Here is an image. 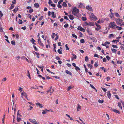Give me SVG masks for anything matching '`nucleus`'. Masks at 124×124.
<instances>
[{"mask_svg": "<svg viewBox=\"0 0 124 124\" xmlns=\"http://www.w3.org/2000/svg\"><path fill=\"white\" fill-rule=\"evenodd\" d=\"M79 10L76 7H75L73 8V10L72 11V13L74 15L78 17L79 16Z\"/></svg>", "mask_w": 124, "mask_h": 124, "instance_id": "f257e3e1", "label": "nucleus"}, {"mask_svg": "<svg viewBox=\"0 0 124 124\" xmlns=\"http://www.w3.org/2000/svg\"><path fill=\"white\" fill-rule=\"evenodd\" d=\"M109 27L115 29V27L116 26L115 23V22H111L109 24Z\"/></svg>", "mask_w": 124, "mask_h": 124, "instance_id": "f03ea898", "label": "nucleus"}, {"mask_svg": "<svg viewBox=\"0 0 124 124\" xmlns=\"http://www.w3.org/2000/svg\"><path fill=\"white\" fill-rule=\"evenodd\" d=\"M89 16L91 18H93L94 20H96L98 19L96 16L94 15L93 13H90Z\"/></svg>", "mask_w": 124, "mask_h": 124, "instance_id": "7ed1b4c3", "label": "nucleus"}, {"mask_svg": "<svg viewBox=\"0 0 124 124\" xmlns=\"http://www.w3.org/2000/svg\"><path fill=\"white\" fill-rule=\"evenodd\" d=\"M116 23L118 25H119L121 24L122 22L123 21V20L119 18H116Z\"/></svg>", "mask_w": 124, "mask_h": 124, "instance_id": "20e7f679", "label": "nucleus"}, {"mask_svg": "<svg viewBox=\"0 0 124 124\" xmlns=\"http://www.w3.org/2000/svg\"><path fill=\"white\" fill-rule=\"evenodd\" d=\"M40 37H39V38L38 40V43L39 45H40L41 46L43 47L44 46V45L41 42V40L40 39Z\"/></svg>", "mask_w": 124, "mask_h": 124, "instance_id": "39448f33", "label": "nucleus"}, {"mask_svg": "<svg viewBox=\"0 0 124 124\" xmlns=\"http://www.w3.org/2000/svg\"><path fill=\"white\" fill-rule=\"evenodd\" d=\"M30 121L31 123L35 124H38L36 120L34 119H30Z\"/></svg>", "mask_w": 124, "mask_h": 124, "instance_id": "423d86ee", "label": "nucleus"}, {"mask_svg": "<svg viewBox=\"0 0 124 124\" xmlns=\"http://www.w3.org/2000/svg\"><path fill=\"white\" fill-rule=\"evenodd\" d=\"M77 29L78 30H80L84 32L85 31V30L83 28L81 27L80 26H79L77 28Z\"/></svg>", "mask_w": 124, "mask_h": 124, "instance_id": "0eeeda50", "label": "nucleus"}, {"mask_svg": "<svg viewBox=\"0 0 124 124\" xmlns=\"http://www.w3.org/2000/svg\"><path fill=\"white\" fill-rule=\"evenodd\" d=\"M19 110H18L17 113V120L18 122H20L21 119L20 117H18V115H19Z\"/></svg>", "mask_w": 124, "mask_h": 124, "instance_id": "6e6552de", "label": "nucleus"}, {"mask_svg": "<svg viewBox=\"0 0 124 124\" xmlns=\"http://www.w3.org/2000/svg\"><path fill=\"white\" fill-rule=\"evenodd\" d=\"M90 29L89 28H87L86 29V31L90 35H92V33L91 31H90Z\"/></svg>", "mask_w": 124, "mask_h": 124, "instance_id": "1a4fd4ad", "label": "nucleus"}, {"mask_svg": "<svg viewBox=\"0 0 124 124\" xmlns=\"http://www.w3.org/2000/svg\"><path fill=\"white\" fill-rule=\"evenodd\" d=\"M72 54L73 56L71 57V60L72 61L74 59H76L77 58V56L73 54Z\"/></svg>", "mask_w": 124, "mask_h": 124, "instance_id": "9d476101", "label": "nucleus"}, {"mask_svg": "<svg viewBox=\"0 0 124 124\" xmlns=\"http://www.w3.org/2000/svg\"><path fill=\"white\" fill-rule=\"evenodd\" d=\"M86 8L87 9L90 11H92V7L90 6H86Z\"/></svg>", "mask_w": 124, "mask_h": 124, "instance_id": "9b49d317", "label": "nucleus"}, {"mask_svg": "<svg viewBox=\"0 0 124 124\" xmlns=\"http://www.w3.org/2000/svg\"><path fill=\"white\" fill-rule=\"evenodd\" d=\"M88 25L94 26V24L93 22H89L88 23Z\"/></svg>", "mask_w": 124, "mask_h": 124, "instance_id": "f8f14e48", "label": "nucleus"}, {"mask_svg": "<svg viewBox=\"0 0 124 124\" xmlns=\"http://www.w3.org/2000/svg\"><path fill=\"white\" fill-rule=\"evenodd\" d=\"M70 19L71 20H73L74 18L73 17V16L72 15H68Z\"/></svg>", "mask_w": 124, "mask_h": 124, "instance_id": "ddd939ff", "label": "nucleus"}, {"mask_svg": "<svg viewBox=\"0 0 124 124\" xmlns=\"http://www.w3.org/2000/svg\"><path fill=\"white\" fill-rule=\"evenodd\" d=\"M21 95L22 98H23V96H24L26 97V98H27V95L25 93H21Z\"/></svg>", "mask_w": 124, "mask_h": 124, "instance_id": "4468645a", "label": "nucleus"}, {"mask_svg": "<svg viewBox=\"0 0 124 124\" xmlns=\"http://www.w3.org/2000/svg\"><path fill=\"white\" fill-rule=\"evenodd\" d=\"M112 110L116 113H117L118 114H120L119 112L117 110L115 109H112Z\"/></svg>", "mask_w": 124, "mask_h": 124, "instance_id": "2eb2a0df", "label": "nucleus"}, {"mask_svg": "<svg viewBox=\"0 0 124 124\" xmlns=\"http://www.w3.org/2000/svg\"><path fill=\"white\" fill-rule=\"evenodd\" d=\"M51 14L52 15V16L54 18H55L56 17V16L54 14V12H52L51 13Z\"/></svg>", "mask_w": 124, "mask_h": 124, "instance_id": "dca6fc26", "label": "nucleus"}, {"mask_svg": "<svg viewBox=\"0 0 124 124\" xmlns=\"http://www.w3.org/2000/svg\"><path fill=\"white\" fill-rule=\"evenodd\" d=\"M107 95L108 97V98H110L111 97V94H110V91H108L107 93Z\"/></svg>", "mask_w": 124, "mask_h": 124, "instance_id": "f3484780", "label": "nucleus"}, {"mask_svg": "<svg viewBox=\"0 0 124 124\" xmlns=\"http://www.w3.org/2000/svg\"><path fill=\"white\" fill-rule=\"evenodd\" d=\"M36 105H38L40 108H41L43 107V106H42V104H40L39 103H36Z\"/></svg>", "mask_w": 124, "mask_h": 124, "instance_id": "a211bd4d", "label": "nucleus"}, {"mask_svg": "<svg viewBox=\"0 0 124 124\" xmlns=\"http://www.w3.org/2000/svg\"><path fill=\"white\" fill-rule=\"evenodd\" d=\"M65 72L68 74L70 75H72L70 71H69L68 70H66L65 71Z\"/></svg>", "mask_w": 124, "mask_h": 124, "instance_id": "6ab92c4d", "label": "nucleus"}, {"mask_svg": "<svg viewBox=\"0 0 124 124\" xmlns=\"http://www.w3.org/2000/svg\"><path fill=\"white\" fill-rule=\"evenodd\" d=\"M34 6L36 8H38L39 7V4L38 3H36L34 4Z\"/></svg>", "mask_w": 124, "mask_h": 124, "instance_id": "aec40b11", "label": "nucleus"}, {"mask_svg": "<svg viewBox=\"0 0 124 124\" xmlns=\"http://www.w3.org/2000/svg\"><path fill=\"white\" fill-rule=\"evenodd\" d=\"M118 104L119 107L121 109L122 108V107L121 106L120 102H118Z\"/></svg>", "mask_w": 124, "mask_h": 124, "instance_id": "412c9836", "label": "nucleus"}, {"mask_svg": "<svg viewBox=\"0 0 124 124\" xmlns=\"http://www.w3.org/2000/svg\"><path fill=\"white\" fill-rule=\"evenodd\" d=\"M88 67L90 69H92L93 67L92 65L90 64H87Z\"/></svg>", "mask_w": 124, "mask_h": 124, "instance_id": "4be33fe9", "label": "nucleus"}, {"mask_svg": "<svg viewBox=\"0 0 124 124\" xmlns=\"http://www.w3.org/2000/svg\"><path fill=\"white\" fill-rule=\"evenodd\" d=\"M62 6L63 7H66L67 6V5L65 2H64L62 4Z\"/></svg>", "mask_w": 124, "mask_h": 124, "instance_id": "5701e85b", "label": "nucleus"}, {"mask_svg": "<svg viewBox=\"0 0 124 124\" xmlns=\"http://www.w3.org/2000/svg\"><path fill=\"white\" fill-rule=\"evenodd\" d=\"M111 50L113 53H116V51H117L114 48H112L111 49Z\"/></svg>", "mask_w": 124, "mask_h": 124, "instance_id": "b1692460", "label": "nucleus"}, {"mask_svg": "<svg viewBox=\"0 0 124 124\" xmlns=\"http://www.w3.org/2000/svg\"><path fill=\"white\" fill-rule=\"evenodd\" d=\"M83 4L82 3H80L79 6L78 7L79 8H82L83 7Z\"/></svg>", "mask_w": 124, "mask_h": 124, "instance_id": "393cba45", "label": "nucleus"}, {"mask_svg": "<svg viewBox=\"0 0 124 124\" xmlns=\"http://www.w3.org/2000/svg\"><path fill=\"white\" fill-rule=\"evenodd\" d=\"M18 9V8H15L13 10V11L15 13H16Z\"/></svg>", "mask_w": 124, "mask_h": 124, "instance_id": "a878e982", "label": "nucleus"}, {"mask_svg": "<svg viewBox=\"0 0 124 124\" xmlns=\"http://www.w3.org/2000/svg\"><path fill=\"white\" fill-rule=\"evenodd\" d=\"M53 45L54 46V50L55 52H56V46L55 44H53Z\"/></svg>", "mask_w": 124, "mask_h": 124, "instance_id": "bb28decb", "label": "nucleus"}, {"mask_svg": "<svg viewBox=\"0 0 124 124\" xmlns=\"http://www.w3.org/2000/svg\"><path fill=\"white\" fill-rule=\"evenodd\" d=\"M82 19L83 21H85L87 20L86 18L85 17H83L82 18Z\"/></svg>", "mask_w": 124, "mask_h": 124, "instance_id": "cd10ccee", "label": "nucleus"}, {"mask_svg": "<svg viewBox=\"0 0 124 124\" xmlns=\"http://www.w3.org/2000/svg\"><path fill=\"white\" fill-rule=\"evenodd\" d=\"M14 7V5L13 4H12L10 7V9L11 10Z\"/></svg>", "mask_w": 124, "mask_h": 124, "instance_id": "c85d7f7f", "label": "nucleus"}, {"mask_svg": "<svg viewBox=\"0 0 124 124\" xmlns=\"http://www.w3.org/2000/svg\"><path fill=\"white\" fill-rule=\"evenodd\" d=\"M80 42L81 43H84L85 42V41L84 39H80Z\"/></svg>", "mask_w": 124, "mask_h": 124, "instance_id": "c756f323", "label": "nucleus"}, {"mask_svg": "<svg viewBox=\"0 0 124 124\" xmlns=\"http://www.w3.org/2000/svg\"><path fill=\"white\" fill-rule=\"evenodd\" d=\"M116 28H117V29L118 30H120L122 29V28L118 26H116Z\"/></svg>", "mask_w": 124, "mask_h": 124, "instance_id": "7c9ffc66", "label": "nucleus"}, {"mask_svg": "<svg viewBox=\"0 0 124 124\" xmlns=\"http://www.w3.org/2000/svg\"><path fill=\"white\" fill-rule=\"evenodd\" d=\"M85 61L86 62H87L88 61L89 59L88 57L87 56H86L85 58Z\"/></svg>", "mask_w": 124, "mask_h": 124, "instance_id": "2f4dec72", "label": "nucleus"}, {"mask_svg": "<svg viewBox=\"0 0 124 124\" xmlns=\"http://www.w3.org/2000/svg\"><path fill=\"white\" fill-rule=\"evenodd\" d=\"M58 52L60 54H62V50L61 49H58Z\"/></svg>", "mask_w": 124, "mask_h": 124, "instance_id": "473e14b6", "label": "nucleus"}, {"mask_svg": "<svg viewBox=\"0 0 124 124\" xmlns=\"http://www.w3.org/2000/svg\"><path fill=\"white\" fill-rule=\"evenodd\" d=\"M54 91V90L53 89H52V91H51V90H48V91H47V92H50V93H51V94L50 95H51L52 94V93Z\"/></svg>", "mask_w": 124, "mask_h": 124, "instance_id": "72a5a7b5", "label": "nucleus"}, {"mask_svg": "<svg viewBox=\"0 0 124 124\" xmlns=\"http://www.w3.org/2000/svg\"><path fill=\"white\" fill-rule=\"evenodd\" d=\"M11 44L12 45H15L16 44V42L14 40H12L11 41Z\"/></svg>", "mask_w": 124, "mask_h": 124, "instance_id": "f704fd0d", "label": "nucleus"}, {"mask_svg": "<svg viewBox=\"0 0 124 124\" xmlns=\"http://www.w3.org/2000/svg\"><path fill=\"white\" fill-rule=\"evenodd\" d=\"M75 69L77 71H78V70H80V69L77 66L76 67H75Z\"/></svg>", "mask_w": 124, "mask_h": 124, "instance_id": "c9c22d12", "label": "nucleus"}, {"mask_svg": "<svg viewBox=\"0 0 124 124\" xmlns=\"http://www.w3.org/2000/svg\"><path fill=\"white\" fill-rule=\"evenodd\" d=\"M18 23L19 24H21L22 23V20L19 19V20Z\"/></svg>", "mask_w": 124, "mask_h": 124, "instance_id": "e433bc0d", "label": "nucleus"}, {"mask_svg": "<svg viewBox=\"0 0 124 124\" xmlns=\"http://www.w3.org/2000/svg\"><path fill=\"white\" fill-rule=\"evenodd\" d=\"M114 36V35L113 34H110L109 35V38H111V37H113Z\"/></svg>", "mask_w": 124, "mask_h": 124, "instance_id": "4c0bfd02", "label": "nucleus"}, {"mask_svg": "<svg viewBox=\"0 0 124 124\" xmlns=\"http://www.w3.org/2000/svg\"><path fill=\"white\" fill-rule=\"evenodd\" d=\"M119 41L117 40H113L112 41V42L114 43L116 42V43H117V42H118Z\"/></svg>", "mask_w": 124, "mask_h": 124, "instance_id": "58836bf2", "label": "nucleus"}, {"mask_svg": "<svg viewBox=\"0 0 124 124\" xmlns=\"http://www.w3.org/2000/svg\"><path fill=\"white\" fill-rule=\"evenodd\" d=\"M52 35L51 36V37L52 39H54V35H55V34L54 33H52Z\"/></svg>", "mask_w": 124, "mask_h": 124, "instance_id": "ea45409f", "label": "nucleus"}, {"mask_svg": "<svg viewBox=\"0 0 124 124\" xmlns=\"http://www.w3.org/2000/svg\"><path fill=\"white\" fill-rule=\"evenodd\" d=\"M98 61L96 62L94 64V66L95 67H97L98 66Z\"/></svg>", "mask_w": 124, "mask_h": 124, "instance_id": "a19ab883", "label": "nucleus"}, {"mask_svg": "<svg viewBox=\"0 0 124 124\" xmlns=\"http://www.w3.org/2000/svg\"><path fill=\"white\" fill-rule=\"evenodd\" d=\"M72 36L73 37L75 38L76 39H77V36L76 35L74 34H72Z\"/></svg>", "mask_w": 124, "mask_h": 124, "instance_id": "79ce46f5", "label": "nucleus"}, {"mask_svg": "<svg viewBox=\"0 0 124 124\" xmlns=\"http://www.w3.org/2000/svg\"><path fill=\"white\" fill-rule=\"evenodd\" d=\"M90 86L92 88L94 89L96 91H97V90L95 88V87H94V86L91 84L90 85Z\"/></svg>", "mask_w": 124, "mask_h": 124, "instance_id": "37998d69", "label": "nucleus"}, {"mask_svg": "<svg viewBox=\"0 0 124 124\" xmlns=\"http://www.w3.org/2000/svg\"><path fill=\"white\" fill-rule=\"evenodd\" d=\"M29 107H30V108H29L28 109V110H31L32 109V108H33V107L31 106L30 105H29Z\"/></svg>", "mask_w": 124, "mask_h": 124, "instance_id": "c03bdc74", "label": "nucleus"}, {"mask_svg": "<svg viewBox=\"0 0 124 124\" xmlns=\"http://www.w3.org/2000/svg\"><path fill=\"white\" fill-rule=\"evenodd\" d=\"M112 47L114 48H118V47L116 45H113L112 46Z\"/></svg>", "mask_w": 124, "mask_h": 124, "instance_id": "a18cd8bd", "label": "nucleus"}, {"mask_svg": "<svg viewBox=\"0 0 124 124\" xmlns=\"http://www.w3.org/2000/svg\"><path fill=\"white\" fill-rule=\"evenodd\" d=\"M95 25L97 27H98V28H101V26L100 25L97 24V23L96 22L95 23Z\"/></svg>", "mask_w": 124, "mask_h": 124, "instance_id": "49530a36", "label": "nucleus"}, {"mask_svg": "<svg viewBox=\"0 0 124 124\" xmlns=\"http://www.w3.org/2000/svg\"><path fill=\"white\" fill-rule=\"evenodd\" d=\"M7 79V78H3L2 80L1 81V84L2 83V82H4Z\"/></svg>", "mask_w": 124, "mask_h": 124, "instance_id": "de8ad7c7", "label": "nucleus"}, {"mask_svg": "<svg viewBox=\"0 0 124 124\" xmlns=\"http://www.w3.org/2000/svg\"><path fill=\"white\" fill-rule=\"evenodd\" d=\"M65 47L66 50H69V48L68 47L67 45L66 44L65 45Z\"/></svg>", "mask_w": 124, "mask_h": 124, "instance_id": "09e8293b", "label": "nucleus"}, {"mask_svg": "<svg viewBox=\"0 0 124 124\" xmlns=\"http://www.w3.org/2000/svg\"><path fill=\"white\" fill-rule=\"evenodd\" d=\"M69 26V25L68 23H66L64 25V27L65 28H67Z\"/></svg>", "mask_w": 124, "mask_h": 124, "instance_id": "8fccbe9b", "label": "nucleus"}, {"mask_svg": "<svg viewBox=\"0 0 124 124\" xmlns=\"http://www.w3.org/2000/svg\"><path fill=\"white\" fill-rule=\"evenodd\" d=\"M43 112H42V114H46L47 112V111H46V110H42Z\"/></svg>", "mask_w": 124, "mask_h": 124, "instance_id": "3c124183", "label": "nucleus"}, {"mask_svg": "<svg viewBox=\"0 0 124 124\" xmlns=\"http://www.w3.org/2000/svg\"><path fill=\"white\" fill-rule=\"evenodd\" d=\"M115 16L117 17H120V16L118 13H116Z\"/></svg>", "mask_w": 124, "mask_h": 124, "instance_id": "603ef678", "label": "nucleus"}, {"mask_svg": "<svg viewBox=\"0 0 124 124\" xmlns=\"http://www.w3.org/2000/svg\"><path fill=\"white\" fill-rule=\"evenodd\" d=\"M33 53L34 54L39 55V53H37L34 51H33Z\"/></svg>", "mask_w": 124, "mask_h": 124, "instance_id": "864d4df0", "label": "nucleus"}, {"mask_svg": "<svg viewBox=\"0 0 124 124\" xmlns=\"http://www.w3.org/2000/svg\"><path fill=\"white\" fill-rule=\"evenodd\" d=\"M81 109V106H80L79 104L78 105V107L77 108V109L78 111V109Z\"/></svg>", "mask_w": 124, "mask_h": 124, "instance_id": "5fc2aeb1", "label": "nucleus"}, {"mask_svg": "<svg viewBox=\"0 0 124 124\" xmlns=\"http://www.w3.org/2000/svg\"><path fill=\"white\" fill-rule=\"evenodd\" d=\"M101 88L103 90V91L105 92H106L107 91V89L101 87Z\"/></svg>", "mask_w": 124, "mask_h": 124, "instance_id": "6e6d98bb", "label": "nucleus"}, {"mask_svg": "<svg viewBox=\"0 0 124 124\" xmlns=\"http://www.w3.org/2000/svg\"><path fill=\"white\" fill-rule=\"evenodd\" d=\"M98 102L100 103H102L103 102V100H98Z\"/></svg>", "mask_w": 124, "mask_h": 124, "instance_id": "4d7b16f0", "label": "nucleus"}, {"mask_svg": "<svg viewBox=\"0 0 124 124\" xmlns=\"http://www.w3.org/2000/svg\"><path fill=\"white\" fill-rule=\"evenodd\" d=\"M106 57L108 61H109L110 59V57L108 55H107L106 56Z\"/></svg>", "mask_w": 124, "mask_h": 124, "instance_id": "13d9d810", "label": "nucleus"}, {"mask_svg": "<svg viewBox=\"0 0 124 124\" xmlns=\"http://www.w3.org/2000/svg\"><path fill=\"white\" fill-rule=\"evenodd\" d=\"M43 16H41L39 18V20L40 21L41 20H42L43 19Z\"/></svg>", "mask_w": 124, "mask_h": 124, "instance_id": "bf43d9fd", "label": "nucleus"}, {"mask_svg": "<svg viewBox=\"0 0 124 124\" xmlns=\"http://www.w3.org/2000/svg\"><path fill=\"white\" fill-rule=\"evenodd\" d=\"M27 72H28L27 73H28V75H27V76L29 78H30V75L29 73V71L28 70Z\"/></svg>", "mask_w": 124, "mask_h": 124, "instance_id": "052dcab7", "label": "nucleus"}, {"mask_svg": "<svg viewBox=\"0 0 124 124\" xmlns=\"http://www.w3.org/2000/svg\"><path fill=\"white\" fill-rule=\"evenodd\" d=\"M0 31L1 32L3 31V30L1 25L0 26Z\"/></svg>", "mask_w": 124, "mask_h": 124, "instance_id": "680f3d73", "label": "nucleus"}, {"mask_svg": "<svg viewBox=\"0 0 124 124\" xmlns=\"http://www.w3.org/2000/svg\"><path fill=\"white\" fill-rule=\"evenodd\" d=\"M33 47H34V49H35V50L36 51H37V50H38L37 48V47H36V46H34V45H33Z\"/></svg>", "mask_w": 124, "mask_h": 124, "instance_id": "e2e57ef3", "label": "nucleus"}, {"mask_svg": "<svg viewBox=\"0 0 124 124\" xmlns=\"http://www.w3.org/2000/svg\"><path fill=\"white\" fill-rule=\"evenodd\" d=\"M64 18L65 19H66L67 20H68L69 21H70V20L69 19H68V18L67 16H65L64 17Z\"/></svg>", "mask_w": 124, "mask_h": 124, "instance_id": "0e129e2a", "label": "nucleus"}, {"mask_svg": "<svg viewBox=\"0 0 124 124\" xmlns=\"http://www.w3.org/2000/svg\"><path fill=\"white\" fill-rule=\"evenodd\" d=\"M55 36H56V37L55 38V40H56L58 39V36L57 35V34H55Z\"/></svg>", "mask_w": 124, "mask_h": 124, "instance_id": "69168bd1", "label": "nucleus"}, {"mask_svg": "<svg viewBox=\"0 0 124 124\" xmlns=\"http://www.w3.org/2000/svg\"><path fill=\"white\" fill-rule=\"evenodd\" d=\"M33 11V10L32 9V8L31 9H30L29 11V12L30 13H31Z\"/></svg>", "mask_w": 124, "mask_h": 124, "instance_id": "338daca9", "label": "nucleus"}, {"mask_svg": "<svg viewBox=\"0 0 124 124\" xmlns=\"http://www.w3.org/2000/svg\"><path fill=\"white\" fill-rule=\"evenodd\" d=\"M15 35L16 38L17 39H18L19 37V36L18 34H16Z\"/></svg>", "mask_w": 124, "mask_h": 124, "instance_id": "774afa93", "label": "nucleus"}]
</instances>
